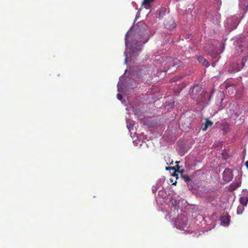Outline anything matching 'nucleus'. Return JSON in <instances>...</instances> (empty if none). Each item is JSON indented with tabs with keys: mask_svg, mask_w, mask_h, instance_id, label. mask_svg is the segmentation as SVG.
I'll return each instance as SVG.
<instances>
[{
	"mask_svg": "<svg viewBox=\"0 0 248 248\" xmlns=\"http://www.w3.org/2000/svg\"><path fill=\"white\" fill-rule=\"evenodd\" d=\"M188 219L184 216H180L176 218L175 221V225L177 229L181 230H184L187 228Z\"/></svg>",
	"mask_w": 248,
	"mask_h": 248,
	"instance_id": "f257e3e1",
	"label": "nucleus"
},
{
	"mask_svg": "<svg viewBox=\"0 0 248 248\" xmlns=\"http://www.w3.org/2000/svg\"><path fill=\"white\" fill-rule=\"evenodd\" d=\"M147 41V40L145 39L144 40H141L136 43H133L130 48V54L133 56H137V53L141 49V43L144 44Z\"/></svg>",
	"mask_w": 248,
	"mask_h": 248,
	"instance_id": "f03ea898",
	"label": "nucleus"
},
{
	"mask_svg": "<svg viewBox=\"0 0 248 248\" xmlns=\"http://www.w3.org/2000/svg\"><path fill=\"white\" fill-rule=\"evenodd\" d=\"M201 88L197 85L193 86L192 88H191L189 90V93L190 96L193 99L197 100L199 99V94L201 92Z\"/></svg>",
	"mask_w": 248,
	"mask_h": 248,
	"instance_id": "7ed1b4c3",
	"label": "nucleus"
},
{
	"mask_svg": "<svg viewBox=\"0 0 248 248\" xmlns=\"http://www.w3.org/2000/svg\"><path fill=\"white\" fill-rule=\"evenodd\" d=\"M164 25L167 29L172 30L175 28L176 24L172 18L169 17L165 20Z\"/></svg>",
	"mask_w": 248,
	"mask_h": 248,
	"instance_id": "20e7f679",
	"label": "nucleus"
},
{
	"mask_svg": "<svg viewBox=\"0 0 248 248\" xmlns=\"http://www.w3.org/2000/svg\"><path fill=\"white\" fill-rule=\"evenodd\" d=\"M233 178L232 171L229 169H226L223 172V178L225 181L230 182Z\"/></svg>",
	"mask_w": 248,
	"mask_h": 248,
	"instance_id": "39448f33",
	"label": "nucleus"
},
{
	"mask_svg": "<svg viewBox=\"0 0 248 248\" xmlns=\"http://www.w3.org/2000/svg\"><path fill=\"white\" fill-rule=\"evenodd\" d=\"M165 61L168 63L169 68L170 66L173 67L178 65L180 62V61L177 59H173L170 57H166Z\"/></svg>",
	"mask_w": 248,
	"mask_h": 248,
	"instance_id": "423d86ee",
	"label": "nucleus"
},
{
	"mask_svg": "<svg viewBox=\"0 0 248 248\" xmlns=\"http://www.w3.org/2000/svg\"><path fill=\"white\" fill-rule=\"evenodd\" d=\"M204 50L208 53V55L212 56V58L215 60V62L212 63V66L214 67H215L216 62H217L220 58L219 55L217 53L209 52L208 50L206 49V46L204 47Z\"/></svg>",
	"mask_w": 248,
	"mask_h": 248,
	"instance_id": "0eeeda50",
	"label": "nucleus"
},
{
	"mask_svg": "<svg viewBox=\"0 0 248 248\" xmlns=\"http://www.w3.org/2000/svg\"><path fill=\"white\" fill-rule=\"evenodd\" d=\"M226 92H228L230 95H232L236 90L235 85L233 84H230L228 83L226 84Z\"/></svg>",
	"mask_w": 248,
	"mask_h": 248,
	"instance_id": "6e6552de",
	"label": "nucleus"
},
{
	"mask_svg": "<svg viewBox=\"0 0 248 248\" xmlns=\"http://www.w3.org/2000/svg\"><path fill=\"white\" fill-rule=\"evenodd\" d=\"M197 60L200 63H202L203 66H205L206 67H208L210 66V63L208 61L202 56H198L197 58Z\"/></svg>",
	"mask_w": 248,
	"mask_h": 248,
	"instance_id": "1a4fd4ad",
	"label": "nucleus"
},
{
	"mask_svg": "<svg viewBox=\"0 0 248 248\" xmlns=\"http://www.w3.org/2000/svg\"><path fill=\"white\" fill-rule=\"evenodd\" d=\"M213 123L211 121L206 119V122L204 124V126L202 127V130L203 131H205L207 129V128L213 125Z\"/></svg>",
	"mask_w": 248,
	"mask_h": 248,
	"instance_id": "9d476101",
	"label": "nucleus"
},
{
	"mask_svg": "<svg viewBox=\"0 0 248 248\" xmlns=\"http://www.w3.org/2000/svg\"><path fill=\"white\" fill-rule=\"evenodd\" d=\"M221 220L225 225H228L230 223V217L229 216H223L221 218Z\"/></svg>",
	"mask_w": 248,
	"mask_h": 248,
	"instance_id": "9b49d317",
	"label": "nucleus"
},
{
	"mask_svg": "<svg viewBox=\"0 0 248 248\" xmlns=\"http://www.w3.org/2000/svg\"><path fill=\"white\" fill-rule=\"evenodd\" d=\"M240 202L243 206H246L248 202V198L246 197H241L239 199Z\"/></svg>",
	"mask_w": 248,
	"mask_h": 248,
	"instance_id": "f8f14e48",
	"label": "nucleus"
},
{
	"mask_svg": "<svg viewBox=\"0 0 248 248\" xmlns=\"http://www.w3.org/2000/svg\"><path fill=\"white\" fill-rule=\"evenodd\" d=\"M166 12V9L164 7H162L159 11V18H162L163 16L165 14Z\"/></svg>",
	"mask_w": 248,
	"mask_h": 248,
	"instance_id": "ddd939ff",
	"label": "nucleus"
},
{
	"mask_svg": "<svg viewBox=\"0 0 248 248\" xmlns=\"http://www.w3.org/2000/svg\"><path fill=\"white\" fill-rule=\"evenodd\" d=\"M242 64L243 65V66H245L246 67H248V56L245 57L242 59Z\"/></svg>",
	"mask_w": 248,
	"mask_h": 248,
	"instance_id": "4468645a",
	"label": "nucleus"
},
{
	"mask_svg": "<svg viewBox=\"0 0 248 248\" xmlns=\"http://www.w3.org/2000/svg\"><path fill=\"white\" fill-rule=\"evenodd\" d=\"M155 0H144L142 3V4L146 6H150V4L152 2L154 1Z\"/></svg>",
	"mask_w": 248,
	"mask_h": 248,
	"instance_id": "2eb2a0df",
	"label": "nucleus"
},
{
	"mask_svg": "<svg viewBox=\"0 0 248 248\" xmlns=\"http://www.w3.org/2000/svg\"><path fill=\"white\" fill-rule=\"evenodd\" d=\"M182 177L186 182H189L190 180V178L188 175L182 174Z\"/></svg>",
	"mask_w": 248,
	"mask_h": 248,
	"instance_id": "dca6fc26",
	"label": "nucleus"
},
{
	"mask_svg": "<svg viewBox=\"0 0 248 248\" xmlns=\"http://www.w3.org/2000/svg\"><path fill=\"white\" fill-rule=\"evenodd\" d=\"M166 170H174L175 171L174 172L173 174H172L173 176H178L177 174H176V172H177V170H175V167H166Z\"/></svg>",
	"mask_w": 248,
	"mask_h": 248,
	"instance_id": "f3484780",
	"label": "nucleus"
},
{
	"mask_svg": "<svg viewBox=\"0 0 248 248\" xmlns=\"http://www.w3.org/2000/svg\"><path fill=\"white\" fill-rule=\"evenodd\" d=\"M180 78H181L179 77H175L172 78V81L173 82H175V81H177L178 80H179Z\"/></svg>",
	"mask_w": 248,
	"mask_h": 248,
	"instance_id": "a211bd4d",
	"label": "nucleus"
},
{
	"mask_svg": "<svg viewBox=\"0 0 248 248\" xmlns=\"http://www.w3.org/2000/svg\"><path fill=\"white\" fill-rule=\"evenodd\" d=\"M176 167H177V172H180L182 174H183V173L184 172V170H179V167L177 165L176 166Z\"/></svg>",
	"mask_w": 248,
	"mask_h": 248,
	"instance_id": "6ab92c4d",
	"label": "nucleus"
},
{
	"mask_svg": "<svg viewBox=\"0 0 248 248\" xmlns=\"http://www.w3.org/2000/svg\"><path fill=\"white\" fill-rule=\"evenodd\" d=\"M117 97L118 99H119L120 100H121L123 98L122 95L120 93L117 94Z\"/></svg>",
	"mask_w": 248,
	"mask_h": 248,
	"instance_id": "aec40b11",
	"label": "nucleus"
},
{
	"mask_svg": "<svg viewBox=\"0 0 248 248\" xmlns=\"http://www.w3.org/2000/svg\"><path fill=\"white\" fill-rule=\"evenodd\" d=\"M127 37H128V32L126 34L125 36V42L126 46H127V39H128Z\"/></svg>",
	"mask_w": 248,
	"mask_h": 248,
	"instance_id": "412c9836",
	"label": "nucleus"
},
{
	"mask_svg": "<svg viewBox=\"0 0 248 248\" xmlns=\"http://www.w3.org/2000/svg\"><path fill=\"white\" fill-rule=\"evenodd\" d=\"M235 186L234 188H236V187H238V186H240V184H239V183H238V182H237V183H235Z\"/></svg>",
	"mask_w": 248,
	"mask_h": 248,
	"instance_id": "4be33fe9",
	"label": "nucleus"
},
{
	"mask_svg": "<svg viewBox=\"0 0 248 248\" xmlns=\"http://www.w3.org/2000/svg\"><path fill=\"white\" fill-rule=\"evenodd\" d=\"M223 96H224V95L221 93V102L220 103H221L222 101L223 100Z\"/></svg>",
	"mask_w": 248,
	"mask_h": 248,
	"instance_id": "5701e85b",
	"label": "nucleus"
},
{
	"mask_svg": "<svg viewBox=\"0 0 248 248\" xmlns=\"http://www.w3.org/2000/svg\"><path fill=\"white\" fill-rule=\"evenodd\" d=\"M245 165H246V167L248 169V161L246 162Z\"/></svg>",
	"mask_w": 248,
	"mask_h": 248,
	"instance_id": "b1692460",
	"label": "nucleus"
},
{
	"mask_svg": "<svg viewBox=\"0 0 248 248\" xmlns=\"http://www.w3.org/2000/svg\"><path fill=\"white\" fill-rule=\"evenodd\" d=\"M179 163H180V162H179V161H176V162H175V163H176V164H177V165H178Z\"/></svg>",
	"mask_w": 248,
	"mask_h": 248,
	"instance_id": "393cba45",
	"label": "nucleus"
},
{
	"mask_svg": "<svg viewBox=\"0 0 248 248\" xmlns=\"http://www.w3.org/2000/svg\"><path fill=\"white\" fill-rule=\"evenodd\" d=\"M125 62H127V58H125Z\"/></svg>",
	"mask_w": 248,
	"mask_h": 248,
	"instance_id": "a878e982",
	"label": "nucleus"
},
{
	"mask_svg": "<svg viewBox=\"0 0 248 248\" xmlns=\"http://www.w3.org/2000/svg\"><path fill=\"white\" fill-rule=\"evenodd\" d=\"M176 183V182H175V183H173V185H175Z\"/></svg>",
	"mask_w": 248,
	"mask_h": 248,
	"instance_id": "bb28decb",
	"label": "nucleus"
}]
</instances>
